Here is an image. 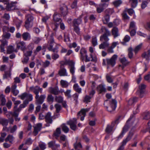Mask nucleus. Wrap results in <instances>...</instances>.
<instances>
[{
	"label": "nucleus",
	"instance_id": "1",
	"mask_svg": "<svg viewBox=\"0 0 150 150\" xmlns=\"http://www.w3.org/2000/svg\"><path fill=\"white\" fill-rule=\"evenodd\" d=\"M53 18L54 23L52 24V27L54 31H56L59 23L62 22V20L60 18V14L57 12H55L54 14Z\"/></svg>",
	"mask_w": 150,
	"mask_h": 150
},
{
	"label": "nucleus",
	"instance_id": "2",
	"mask_svg": "<svg viewBox=\"0 0 150 150\" xmlns=\"http://www.w3.org/2000/svg\"><path fill=\"white\" fill-rule=\"evenodd\" d=\"M102 32L104 33V34L100 37V40L101 41L108 42L109 40L108 36L110 35V31L104 27H102L101 28Z\"/></svg>",
	"mask_w": 150,
	"mask_h": 150
},
{
	"label": "nucleus",
	"instance_id": "3",
	"mask_svg": "<svg viewBox=\"0 0 150 150\" xmlns=\"http://www.w3.org/2000/svg\"><path fill=\"white\" fill-rule=\"evenodd\" d=\"M134 134V132L130 131L127 137L122 142V145L117 150H123L124 148V146L125 145L127 142L130 141Z\"/></svg>",
	"mask_w": 150,
	"mask_h": 150
},
{
	"label": "nucleus",
	"instance_id": "4",
	"mask_svg": "<svg viewBox=\"0 0 150 150\" xmlns=\"http://www.w3.org/2000/svg\"><path fill=\"white\" fill-rule=\"evenodd\" d=\"M135 121V118L134 117V115L131 116L130 118L127 121L125 125L123 127L122 131L125 133L128 130L129 127L132 125L134 124Z\"/></svg>",
	"mask_w": 150,
	"mask_h": 150
},
{
	"label": "nucleus",
	"instance_id": "5",
	"mask_svg": "<svg viewBox=\"0 0 150 150\" xmlns=\"http://www.w3.org/2000/svg\"><path fill=\"white\" fill-rule=\"evenodd\" d=\"M35 104L36 105H41L44 102L46 98L45 95H41L40 96L38 95L35 96Z\"/></svg>",
	"mask_w": 150,
	"mask_h": 150
},
{
	"label": "nucleus",
	"instance_id": "6",
	"mask_svg": "<svg viewBox=\"0 0 150 150\" xmlns=\"http://www.w3.org/2000/svg\"><path fill=\"white\" fill-rule=\"evenodd\" d=\"M30 91L33 92L35 95L37 96L39 95V93H42V89L38 86H32L29 88Z\"/></svg>",
	"mask_w": 150,
	"mask_h": 150
},
{
	"label": "nucleus",
	"instance_id": "7",
	"mask_svg": "<svg viewBox=\"0 0 150 150\" xmlns=\"http://www.w3.org/2000/svg\"><path fill=\"white\" fill-rule=\"evenodd\" d=\"M89 108L82 109L81 110L78 114L77 116L78 118H80L81 121H83L84 117L86 115V113L89 110Z\"/></svg>",
	"mask_w": 150,
	"mask_h": 150
},
{
	"label": "nucleus",
	"instance_id": "8",
	"mask_svg": "<svg viewBox=\"0 0 150 150\" xmlns=\"http://www.w3.org/2000/svg\"><path fill=\"white\" fill-rule=\"evenodd\" d=\"M117 57V56L116 54H114L110 59H107V63L108 65H110L114 66L116 63V60Z\"/></svg>",
	"mask_w": 150,
	"mask_h": 150
},
{
	"label": "nucleus",
	"instance_id": "9",
	"mask_svg": "<svg viewBox=\"0 0 150 150\" xmlns=\"http://www.w3.org/2000/svg\"><path fill=\"white\" fill-rule=\"evenodd\" d=\"M45 121L46 122V126H49L50 124H52L53 122L51 113L50 112H47L45 115Z\"/></svg>",
	"mask_w": 150,
	"mask_h": 150
},
{
	"label": "nucleus",
	"instance_id": "10",
	"mask_svg": "<svg viewBox=\"0 0 150 150\" xmlns=\"http://www.w3.org/2000/svg\"><path fill=\"white\" fill-rule=\"evenodd\" d=\"M76 120V119L74 118L73 120H70L67 122V124L70 125L71 129L74 131L76 130L77 129Z\"/></svg>",
	"mask_w": 150,
	"mask_h": 150
},
{
	"label": "nucleus",
	"instance_id": "11",
	"mask_svg": "<svg viewBox=\"0 0 150 150\" xmlns=\"http://www.w3.org/2000/svg\"><path fill=\"white\" fill-rule=\"evenodd\" d=\"M117 102L115 99H112L111 101L110 106L109 107H107L108 111L110 112H112L115 110L117 106Z\"/></svg>",
	"mask_w": 150,
	"mask_h": 150
},
{
	"label": "nucleus",
	"instance_id": "12",
	"mask_svg": "<svg viewBox=\"0 0 150 150\" xmlns=\"http://www.w3.org/2000/svg\"><path fill=\"white\" fill-rule=\"evenodd\" d=\"M146 87V85L144 84H142L139 86V90L137 91V94L140 98L143 96Z\"/></svg>",
	"mask_w": 150,
	"mask_h": 150
},
{
	"label": "nucleus",
	"instance_id": "13",
	"mask_svg": "<svg viewBox=\"0 0 150 150\" xmlns=\"http://www.w3.org/2000/svg\"><path fill=\"white\" fill-rule=\"evenodd\" d=\"M68 64L69 65V68L70 72L72 75H73L75 72L74 63L73 61H70L68 62Z\"/></svg>",
	"mask_w": 150,
	"mask_h": 150
},
{
	"label": "nucleus",
	"instance_id": "14",
	"mask_svg": "<svg viewBox=\"0 0 150 150\" xmlns=\"http://www.w3.org/2000/svg\"><path fill=\"white\" fill-rule=\"evenodd\" d=\"M42 125L41 123L37 124L34 127V130L33 132V134L35 135H36L38 132L40 131L41 129Z\"/></svg>",
	"mask_w": 150,
	"mask_h": 150
},
{
	"label": "nucleus",
	"instance_id": "15",
	"mask_svg": "<svg viewBox=\"0 0 150 150\" xmlns=\"http://www.w3.org/2000/svg\"><path fill=\"white\" fill-rule=\"evenodd\" d=\"M108 5V4L105 3L100 4L98 6L97 8V12L99 13L102 12L104 9V7H107Z\"/></svg>",
	"mask_w": 150,
	"mask_h": 150
},
{
	"label": "nucleus",
	"instance_id": "16",
	"mask_svg": "<svg viewBox=\"0 0 150 150\" xmlns=\"http://www.w3.org/2000/svg\"><path fill=\"white\" fill-rule=\"evenodd\" d=\"M49 91L50 93L54 95H57L59 93V91L57 87L54 88L50 87L49 88Z\"/></svg>",
	"mask_w": 150,
	"mask_h": 150
},
{
	"label": "nucleus",
	"instance_id": "17",
	"mask_svg": "<svg viewBox=\"0 0 150 150\" xmlns=\"http://www.w3.org/2000/svg\"><path fill=\"white\" fill-rule=\"evenodd\" d=\"M83 15V14H82L78 18L74 19L73 20V26H78L82 23L81 18Z\"/></svg>",
	"mask_w": 150,
	"mask_h": 150
},
{
	"label": "nucleus",
	"instance_id": "18",
	"mask_svg": "<svg viewBox=\"0 0 150 150\" xmlns=\"http://www.w3.org/2000/svg\"><path fill=\"white\" fill-rule=\"evenodd\" d=\"M97 91L99 93H105L106 92V89L104 86L102 84L99 85L97 87Z\"/></svg>",
	"mask_w": 150,
	"mask_h": 150
},
{
	"label": "nucleus",
	"instance_id": "19",
	"mask_svg": "<svg viewBox=\"0 0 150 150\" xmlns=\"http://www.w3.org/2000/svg\"><path fill=\"white\" fill-rule=\"evenodd\" d=\"M48 146L52 148L53 149H55L59 147L60 145L56 144L54 141H51L48 143Z\"/></svg>",
	"mask_w": 150,
	"mask_h": 150
},
{
	"label": "nucleus",
	"instance_id": "20",
	"mask_svg": "<svg viewBox=\"0 0 150 150\" xmlns=\"http://www.w3.org/2000/svg\"><path fill=\"white\" fill-rule=\"evenodd\" d=\"M16 3H12L10 4H8V2L6 4V9L7 10L10 11L12 10L15 9V4Z\"/></svg>",
	"mask_w": 150,
	"mask_h": 150
},
{
	"label": "nucleus",
	"instance_id": "21",
	"mask_svg": "<svg viewBox=\"0 0 150 150\" xmlns=\"http://www.w3.org/2000/svg\"><path fill=\"white\" fill-rule=\"evenodd\" d=\"M0 41L1 43L0 45L1 52H3L5 51L4 47L7 45L8 42L5 40L4 39L1 40Z\"/></svg>",
	"mask_w": 150,
	"mask_h": 150
},
{
	"label": "nucleus",
	"instance_id": "22",
	"mask_svg": "<svg viewBox=\"0 0 150 150\" xmlns=\"http://www.w3.org/2000/svg\"><path fill=\"white\" fill-rule=\"evenodd\" d=\"M49 47H48V49L49 50H50L51 48H53L54 44H55L54 39L53 37L51 36L48 42Z\"/></svg>",
	"mask_w": 150,
	"mask_h": 150
},
{
	"label": "nucleus",
	"instance_id": "23",
	"mask_svg": "<svg viewBox=\"0 0 150 150\" xmlns=\"http://www.w3.org/2000/svg\"><path fill=\"white\" fill-rule=\"evenodd\" d=\"M13 52H17V50L16 49H15L13 46L9 45L7 47L6 52L7 54H10Z\"/></svg>",
	"mask_w": 150,
	"mask_h": 150
},
{
	"label": "nucleus",
	"instance_id": "24",
	"mask_svg": "<svg viewBox=\"0 0 150 150\" xmlns=\"http://www.w3.org/2000/svg\"><path fill=\"white\" fill-rule=\"evenodd\" d=\"M58 74L60 76H67L68 74L67 70L64 68H61L58 72Z\"/></svg>",
	"mask_w": 150,
	"mask_h": 150
},
{
	"label": "nucleus",
	"instance_id": "25",
	"mask_svg": "<svg viewBox=\"0 0 150 150\" xmlns=\"http://www.w3.org/2000/svg\"><path fill=\"white\" fill-rule=\"evenodd\" d=\"M112 35L115 38L119 35L118 29L117 28L114 27L112 30Z\"/></svg>",
	"mask_w": 150,
	"mask_h": 150
},
{
	"label": "nucleus",
	"instance_id": "26",
	"mask_svg": "<svg viewBox=\"0 0 150 150\" xmlns=\"http://www.w3.org/2000/svg\"><path fill=\"white\" fill-rule=\"evenodd\" d=\"M109 46V43L108 42H103V43L99 45V48L100 49H105L108 47Z\"/></svg>",
	"mask_w": 150,
	"mask_h": 150
},
{
	"label": "nucleus",
	"instance_id": "27",
	"mask_svg": "<svg viewBox=\"0 0 150 150\" xmlns=\"http://www.w3.org/2000/svg\"><path fill=\"white\" fill-rule=\"evenodd\" d=\"M22 37L23 39L24 40H29L30 39V35L29 33L28 32H25L22 35Z\"/></svg>",
	"mask_w": 150,
	"mask_h": 150
},
{
	"label": "nucleus",
	"instance_id": "28",
	"mask_svg": "<svg viewBox=\"0 0 150 150\" xmlns=\"http://www.w3.org/2000/svg\"><path fill=\"white\" fill-rule=\"evenodd\" d=\"M61 129L59 128H57L56 129L55 131L54 132L53 136L55 137L56 139H57L59 136L61 134Z\"/></svg>",
	"mask_w": 150,
	"mask_h": 150
},
{
	"label": "nucleus",
	"instance_id": "29",
	"mask_svg": "<svg viewBox=\"0 0 150 150\" xmlns=\"http://www.w3.org/2000/svg\"><path fill=\"white\" fill-rule=\"evenodd\" d=\"M73 88L76 92L79 93H81V88L77 83H75L74 85Z\"/></svg>",
	"mask_w": 150,
	"mask_h": 150
},
{
	"label": "nucleus",
	"instance_id": "30",
	"mask_svg": "<svg viewBox=\"0 0 150 150\" xmlns=\"http://www.w3.org/2000/svg\"><path fill=\"white\" fill-rule=\"evenodd\" d=\"M143 57L145 58L146 60H149V57H150V50H148L147 52H144L142 54Z\"/></svg>",
	"mask_w": 150,
	"mask_h": 150
},
{
	"label": "nucleus",
	"instance_id": "31",
	"mask_svg": "<svg viewBox=\"0 0 150 150\" xmlns=\"http://www.w3.org/2000/svg\"><path fill=\"white\" fill-rule=\"evenodd\" d=\"M62 14L64 16H66L67 13V8L66 6L61 7L60 8Z\"/></svg>",
	"mask_w": 150,
	"mask_h": 150
},
{
	"label": "nucleus",
	"instance_id": "32",
	"mask_svg": "<svg viewBox=\"0 0 150 150\" xmlns=\"http://www.w3.org/2000/svg\"><path fill=\"white\" fill-rule=\"evenodd\" d=\"M60 84L62 87L67 88L69 86L68 83L66 81L61 80L60 81Z\"/></svg>",
	"mask_w": 150,
	"mask_h": 150
},
{
	"label": "nucleus",
	"instance_id": "33",
	"mask_svg": "<svg viewBox=\"0 0 150 150\" xmlns=\"http://www.w3.org/2000/svg\"><path fill=\"white\" fill-rule=\"evenodd\" d=\"M137 99L138 98L136 97L131 98L128 101V105H132L134 103L137 101Z\"/></svg>",
	"mask_w": 150,
	"mask_h": 150
},
{
	"label": "nucleus",
	"instance_id": "34",
	"mask_svg": "<svg viewBox=\"0 0 150 150\" xmlns=\"http://www.w3.org/2000/svg\"><path fill=\"white\" fill-rule=\"evenodd\" d=\"M74 31L79 35L81 36V33L80 30V28L79 26H73Z\"/></svg>",
	"mask_w": 150,
	"mask_h": 150
},
{
	"label": "nucleus",
	"instance_id": "35",
	"mask_svg": "<svg viewBox=\"0 0 150 150\" xmlns=\"http://www.w3.org/2000/svg\"><path fill=\"white\" fill-rule=\"evenodd\" d=\"M129 2L131 4V6L133 8L135 7L137 4V0H129Z\"/></svg>",
	"mask_w": 150,
	"mask_h": 150
},
{
	"label": "nucleus",
	"instance_id": "36",
	"mask_svg": "<svg viewBox=\"0 0 150 150\" xmlns=\"http://www.w3.org/2000/svg\"><path fill=\"white\" fill-rule=\"evenodd\" d=\"M14 139V137L11 135H9L5 139V141L6 142L9 141V142L12 143Z\"/></svg>",
	"mask_w": 150,
	"mask_h": 150
},
{
	"label": "nucleus",
	"instance_id": "37",
	"mask_svg": "<svg viewBox=\"0 0 150 150\" xmlns=\"http://www.w3.org/2000/svg\"><path fill=\"white\" fill-rule=\"evenodd\" d=\"M74 148L76 150H80L82 148V146L80 142L77 143L76 142L74 144Z\"/></svg>",
	"mask_w": 150,
	"mask_h": 150
},
{
	"label": "nucleus",
	"instance_id": "38",
	"mask_svg": "<svg viewBox=\"0 0 150 150\" xmlns=\"http://www.w3.org/2000/svg\"><path fill=\"white\" fill-rule=\"evenodd\" d=\"M120 62L122 63V64L125 65H127L129 64V62L125 57H123L120 59Z\"/></svg>",
	"mask_w": 150,
	"mask_h": 150
},
{
	"label": "nucleus",
	"instance_id": "39",
	"mask_svg": "<svg viewBox=\"0 0 150 150\" xmlns=\"http://www.w3.org/2000/svg\"><path fill=\"white\" fill-rule=\"evenodd\" d=\"M0 124L3 126H6L8 124V122L6 120L0 117Z\"/></svg>",
	"mask_w": 150,
	"mask_h": 150
},
{
	"label": "nucleus",
	"instance_id": "40",
	"mask_svg": "<svg viewBox=\"0 0 150 150\" xmlns=\"http://www.w3.org/2000/svg\"><path fill=\"white\" fill-rule=\"evenodd\" d=\"M55 100L59 103H62L63 102V98L61 96H56Z\"/></svg>",
	"mask_w": 150,
	"mask_h": 150
},
{
	"label": "nucleus",
	"instance_id": "41",
	"mask_svg": "<svg viewBox=\"0 0 150 150\" xmlns=\"http://www.w3.org/2000/svg\"><path fill=\"white\" fill-rule=\"evenodd\" d=\"M71 90L68 89L66 91L64 92L65 96L67 97V98H71Z\"/></svg>",
	"mask_w": 150,
	"mask_h": 150
},
{
	"label": "nucleus",
	"instance_id": "42",
	"mask_svg": "<svg viewBox=\"0 0 150 150\" xmlns=\"http://www.w3.org/2000/svg\"><path fill=\"white\" fill-rule=\"evenodd\" d=\"M62 130L65 133H68L69 130V129L67 126L65 124H63L62 125Z\"/></svg>",
	"mask_w": 150,
	"mask_h": 150
},
{
	"label": "nucleus",
	"instance_id": "43",
	"mask_svg": "<svg viewBox=\"0 0 150 150\" xmlns=\"http://www.w3.org/2000/svg\"><path fill=\"white\" fill-rule=\"evenodd\" d=\"M91 98L92 97L90 96L86 95L84 97L83 101L84 102L88 103L90 102V100Z\"/></svg>",
	"mask_w": 150,
	"mask_h": 150
},
{
	"label": "nucleus",
	"instance_id": "44",
	"mask_svg": "<svg viewBox=\"0 0 150 150\" xmlns=\"http://www.w3.org/2000/svg\"><path fill=\"white\" fill-rule=\"evenodd\" d=\"M0 98L1 99V105H5L6 102V100L5 98V96L3 94H1L0 96Z\"/></svg>",
	"mask_w": 150,
	"mask_h": 150
},
{
	"label": "nucleus",
	"instance_id": "45",
	"mask_svg": "<svg viewBox=\"0 0 150 150\" xmlns=\"http://www.w3.org/2000/svg\"><path fill=\"white\" fill-rule=\"evenodd\" d=\"M27 20L25 21L31 22L33 19V16L30 14H28L26 16Z\"/></svg>",
	"mask_w": 150,
	"mask_h": 150
},
{
	"label": "nucleus",
	"instance_id": "46",
	"mask_svg": "<svg viewBox=\"0 0 150 150\" xmlns=\"http://www.w3.org/2000/svg\"><path fill=\"white\" fill-rule=\"evenodd\" d=\"M109 20V16L108 14H106L103 19V21L104 24H106Z\"/></svg>",
	"mask_w": 150,
	"mask_h": 150
},
{
	"label": "nucleus",
	"instance_id": "47",
	"mask_svg": "<svg viewBox=\"0 0 150 150\" xmlns=\"http://www.w3.org/2000/svg\"><path fill=\"white\" fill-rule=\"evenodd\" d=\"M113 127L112 125H108L105 129V131L108 133H110L112 130Z\"/></svg>",
	"mask_w": 150,
	"mask_h": 150
},
{
	"label": "nucleus",
	"instance_id": "48",
	"mask_svg": "<svg viewBox=\"0 0 150 150\" xmlns=\"http://www.w3.org/2000/svg\"><path fill=\"white\" fill-rule=\"evenodd\" d=\"M132 49L131 47H130L128 48V56L129 58H132L133 56V53L132 52Z\"/></svg>",
	"mask_w": 150,
	"mask_h": 150
},
{
	"label": "nucleus",
	"instance_id": "49",
	"mask_svg": "<svg viewBox=\"0 0 150 150\" xmlns=\"http://www.w3.org/2000/svg\"><path fill=\"white\" fill-rule=\"evenodd\" d=\"M150 119V113L147 112L144 114L143 119L145 120H148Z\"/></svg>",
	"mask_w": 150,
	"mask_h": 150
},
{
	"label": "nucleus",
	"instance_id": "50",
	"mask_svg": "<svg viewBox=\"0 0 150 150\" xmlns=\"http://www.w3.org/2000/svg\"><path fill=\"white\" fill-rule=\"evenodd\" d=\"M31 22L25 21V26L27 30L32 27V25L30 23Z\"/></svg>",
	"mask_w": 150,
	"mask_h": 150
},
{
	"label": "nucleus",
	"instance_id": "51",
	"mask_svg": "<svg viewBox=\"0 0 150 150\" xmlns=\"http://www.w3.org/2000/svg\"><path fill=\"white\" fill-rule=\"evenodd\" d=\"M17 47L18 49H20L22 46L25 45V43L23 41L20 42L16 43Z\"/></svg>",
	"mask_w": 150,
	"mask_h": 150
},
{
	"label": "nucleus",
	"instance_id": "52",
	"mask_svg": "<svg viewBox=\"0 0 150 150\" xmlns=\"http://www.w3.org/2000/svg\"><path fill=\"white\" fill-rule=\"evenodd\" d=\"M142 45V43H141L135 47L134 50V52L135 53H137L141 49Z\"/></svg>",
	"mask_w": 150,
	"mask_h": 150
},
{
	"label": "nucleus",
	"instance_id": "53",
	"mask_svg": "<svg viewBox=\"0 0 150 150\" xmlns=\"http://www.w3.org/2000/svg\"><path fill=\"white\" fill-rule=\"evenodd\" d=\"M11 36L10 34L9 33H4L2 35L3 39L5 40V39H8Z\"/></svg>",
	"mask_w": 150,
	"mask_h": 150
},
{
	"label": "nucleus",
	"instance_id": "54",
	"mask_svg": "<svg viewBox=\"0 0 150 150\" xmlns=\"http://www.w3.org/2000/svg\"><path fill=\"white\" fill-rule=\"evenodd\" d=\"M122 3V1L120 0H117L113 2L114 5L116 7L119 6Z\"/></svg>",
	"mask_w": 150,
	"mask_h": 150
},
{
	"label": "nucleus",
	"instance_id": "55",
	"mask_svg": "<svg viewBox=\"0 0 150 150\" xmlns=\"http://www.w3.org/2000/svg\"><path fill=\"white\" fill-rule=\"evenodd\" d=\"M11 71H10L8 72L5 71V74L4 75L3 77L4 79L7 78L8 77H10L11 76Z\"/></svg>",
	"mask_w": 150,
	"mask_h": 150
},
{
	"label": "nucleus",
	"instance_id": "56",
	"mask_svg": "<svg viewBox=\"0 0 150 150\" xmlns=\"http://www.w3.org/2000/svg\"><path fill=\"white\" fill-rule=\"evenodd\" d=\"M47 99L48 102H53L54 100V97L52 95L50 94L48 95Z\"/></svg>",
	"mask_w": 150,
	"mask_h": 150
},
{
	"label": "nucleus",
	"instance_id": "57",
	"mask_svg": "<svg viewBox=\"0 0 150 150\" xmlns=\"http://www.w3.org/2000/svg\"><path fill=\"white\" fill-rule=\"evenodd\" d=\"M16 26L18 29L19 28L20 26L21 23H22L21 21L18 20H16L15 21Z\"/></svg>",
	"mask_w": 150,
	"mask_h": 150
},
{
	"label": "nucleus",
	"instance_id": "58",
	"mask_svg": "<svg viewBox=\"0 0 150 150\" xmlns=\"http://www.w3.org/2000/svg\"><path fill=\"white\" fill-rule=\"evenodd\" d=\"M42 47L40 46H38L35 50H34L33 51L34 53L36 54L38 52L42 50Z\"/></svg>",
	"mask_w": 150,
	"mask_h": 150
},
{
	"label": "nucleus",
	"instance_id": "59",
	"mask_svg": "<svg viewBox=\"0 0 150 150\" xmlns=\"http://www.w3.org/2000/svg\"><path fill=\"white\" fill-rule=\"evenodd\" d=\"M26 99L29 101H31L33 99V95L31 94L27 93Z\"/></svg>",
	"mask_w": 150,
	"mask_h": 150
},
{
	"label": "nucleus",
	"instance_id": "60",
	"mask_svg": "<svg viewBox=\"0 0 150 150\" xmlns=\"http://www.w3.org/2000/svg\"><path fill=\"white\" fill-rule=\"evenodd\" d=\"M41 38L39 37H35L34 38L33 41L34 42L35 44L38 43L41 40Z\"/></svg>",
	"mask_w": 150,
	"mask_h": 150
},
{
	"label": "nucleus",
	"instance_id": "61",
	"mask_svg": "<svg viewBox=\"0 0 150 150\" xmlns=\"http://www.w3.org/2000/svg\"><path fill=\"white\" fill-rule=\"evenodd\" d=\"M92 42L93 46H95L97 45V41L96 38H92Z\"/></svg>",
	"mask_w": 150,
	"mask_h": 150
},
{
	"label": "nucleus",
	"instance_id": "62",
	"mask_svg": "<svg viewBox=\"0 0 150 150\" xmlns=\"http://www.w3.org/2000/svg\"><path fill=\"white\" fill-rule=\"evenodd\" d=\"M122 17L123 18L125 19H129V17L127 15V12L126 10H125L123 11L122 14Z\"/></svg>",
	"mask_w": 150,
	"mask_h": 150
},
{
	"label": "nucleus",
	"instance_id": "63",
	"mask_svg": "<svg viewBox=\"0 0 150 150\" xmlns=\"http://www.w3.org/2000/svg\"><path fill=\"white\" fill-rule=\"evenodd\" d=\"M50 64V61L46 60L45 62L43 63V66L44 67L46 68L49 66Z\"/></svg>",
	"mask_w": 150,
	"mask_h": 150
},
{
	"label": "nucleus",
	"instance_id": "64",
	"mask_svg": "<svg viewBox=\"0 0 150 150\" xmlns=\"http://www.w3.org/2000/svg\"><path fill=\"white\" fill-rule=\"evenodd\" d=\"M144 27L146 29L150 31V21L147 22Z\"/></svg>",
	"mask_w": 150,
	"mask_h": 150
}]
</instances>
